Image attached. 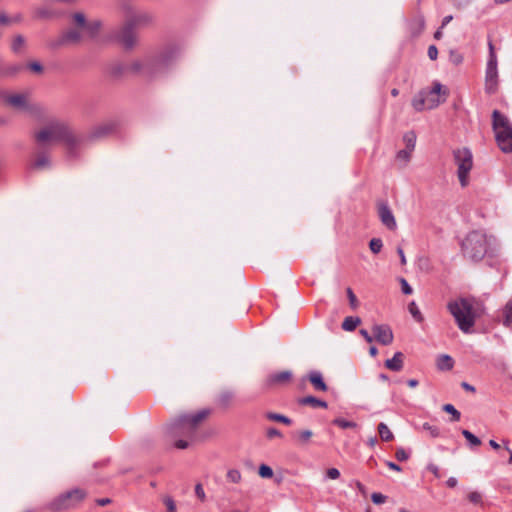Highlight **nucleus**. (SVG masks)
<instances>
[{"label": "nucleus", "instance_id": "1", "mask_svg": "<svg viewBox=\"0 0 512 512\" xmlns=\"http://www.w3.org/2000/svg\"><path fill=\"white\" fill-rule=\"evenodd\" d=\"M210 414L209 409H202L192 414H184L165 426L166 434L175 440V447L186 449L195 439L198 425Z\"/></svg>", "mask_w": 512, "mask_h": 512}, {"label": "nucleus", "instance_id": "2", "mask_svg": "<svg viewBox=\"0 0 512 512\" xmlns=\"http://www.w3.org/2000/svg\"><path fill=\"white\" fill-rule=\"evenodd\" d=\"M100 27V21H88L83 13H74L72 15L71 27L60 35L58 45H75L86 39H93L97 36Z\"/></svg>", "mask_w": 512, "mask_h": 512}, {"label": "nucleus", "instance_id": "3", "mask_svg": "<svg viewBox=\"0 0 512 512\" xmlns=\"http://www.w3.org/2000/svg\"><path fill=\"white\" fill-rule=\"evenodd\" d=\"M447 308L459 329L464 333H469L479 316V303L474 298H459L450 301Z\"/></svg>", "mask_w": 512, "mask_h": 512}, {"label": "nucleus", "instance_id": "4", "mask_svg": "<svg viewBox=\"0 0 512 512\" xmlns=\"http://www.w3.org/2000/svg\"><path fill=\"white\" fill-rule=\"evenodd\" d=\"M182 48L178 44L168 45L163 48L153 59L134 64L137 70H146L149 74L163 72L171 67L180 57Z\"/></svg>", "mask_w": 512, "mask_h": 512}, {"label": "nucleus", "instance_id": "5", "mask_svg": "<svg viewBox=\"0 0 512 512\" xmlns=\"http://www.w3.org/2000/svg\"><path fill=\"white\" fill-rule=\"evenodd\" d=\"M491 244V238L480 231H472L469 233L462 243L464 255L473 260L479 261L486 255Z\"/></svg>", "mask_w": 512, "mask_h": 512}, {"label": "nucleus", "instance_id": "6", "mask_svg": "<svg viewBox=\"0 0 512 512\" xmlns=\"http://www.w3.org/2000/svg\"><path fill=\"white\" fill-rule=\"evenodd\" d=\"M492 126L495 133L496 142L504 153L512 152V125L508 118L494 110L492 114Z\"/></svg>", "mask_w": 512, "mask_h": 512}, {"label": "nucleus", "instance_id": "7", "mask_svg": "<svg viewBox=\"0 0 512 512\" xmlns=\"http://www.w3.org/2000/svg\"><path fill=\"white\" fill-rule=\"evenodd\" d=\"M36 141L41 146L50 145L64 140L68 144L74 142L68 127L62 122H51L36 133Z\"/></svg>", "mask_w": 512, "mask_h": 512}, {"label": "nucleus", "instance_id": "8", "mask_svg": "<svg viewBox=\"0 0 512 512\" xmlns=\"http://www.w3.org/2000/svg\"><path fill=\"white\" fill-rule=\"evenodd\" d=\"M446 96L447 91L443 86L439 82H434L430 90L421 91L413 98L412 106L416 111L434 109L445 101Z\"/></svg>", "mask_w": 512, "mask_h": 512}, {"label": "nucleus", "instance_id": "9", "mask_svg": "<svg viewBox=\"0 0 512 512\" xmlns=\"http://www.w3.org/2000/svg\"><path fill=\"white\" fill-rule=\"evenodd\" d=\"M86 492L83 489L75 488L65 493L60 494L48 504V509L53 512H59L66 509H71L80 504L86 497Z\"/></svg>", "mask_w": 512, "mask_h": 512}, {"label": "nucleus", "instance_id": "10", "mask_svg": "<svg viewBox=\"0 0 512 512\" xmlns=\"http://www.w3.org/2000/svg\"><path fill=\"white\" fill-rule=\"evenodd\" d=\"M454 161L457 166V176L462 187L468 185L469 173L473 167L472 153L467 148L456 149L453 152Z\"/></svg>", "mask_w": 512, "mask_h": 512}, {"label": "nucleus", "instance_id": "11", "mask_svg": "<svg viewBox=\"0 0 512 512\" xmlns=\"http://www.w3.org/2000/svg\"><path fill=\"white\" fill-rule=\"evenodd\" d=\"M0 100H3L6 104L17 108L26 110L32 114H36L40 112L41 108L37 105H31L28 103L27 94L24 93H16V94H8L5 91L0 90Z\"/></svg>", "mask_w": 512, "mask_h": 512}, {"label": "nucleus", "instance_id": "12", "mask_svg": "<svg viewBox=\"0 0 512 512\" xmlns=\"http://www.w3.org/2000/svg\"><path fill=\"white\" fill-rule=\"evenodd\" d=\"M153 15L149 12H129L126 16L125 23L133 27L134 29L139 27L148 26L153 22Z\"/></svg>", "mask_w": 512, "mask_h": 512}, {"label": "nucleus", "instance_id": "13", "mask_svg": "<svg viewBox=\"0 0 512 512\" xmlns=\"http://www.w3.org/2000/svg\"><path fill=\"white\" fill-rule=\"evenodd\" d=\"M378 216L382 224L389 230H395L397 228V222L394 214L386 202L378 204Z\"/></svg>", "mask_w": 512, "mask_h": 512}, {"label": "nucleus", "instance_id": "14", "mask_svg": "<svg viewBox=\"0 0 512 512\" xmlns=\"http://www.w3.org/2000/svg\"><path fill=\"white\" fill-rule=\"evenodd\" d=\"M375 339L382 345H390L393 342L394 336L391 328L388 325H374L372 328Z\"/></svg>", "mask_w": 512, "mask_h": 512}, {"label": "nucleus", "instance_id": "15", "mask_svg": "<svg viewBox=\"0 0 512 512\" xmlns=\"http://www.w3.org/2000/svg\"><path fill=\"white\" fill-rule=\"evenodd\" d=\"M119 40L125 48L131 49L136 44L137 41L136 35L134 33V28L130 27V25L125 23L120 31Z\"/></svg>", "mask_w": 512, "mask_h": 512}, {"label": "nucleus", "instance_id": "16", "mask_svg": "<svg viewBox=\"0 0 512 512\" xmlns=\"http://www.w3.org/2000/svg\"><path fill=\"white\" fill-rule=\"evenodd\" d=\"M498 85V69L486 68L485 90L489 94L495 93Z\"/></svg>", "mask_w": 512, "mask_h": 512}, {"label": "nucleus", "instance_id": "17", "mask_svg": "<svg viewBox=\"0 0 512 512\" xmlns=\"http://www.w3.org/2000/svg\"><path fill=\"white\" fill-rule=\"evenodd\" d=\"M425 27V19L421 13L416 14L409 22V30L413 36H418L422 33Z\"/></svg>", "mask_w": 512, "mask_h": 512}, {"label": "nucleus", "instance_id": "18", "mask_svg": "<svg viewBox=\"0 0 512 512\" xmlns=\"http://www.w3.org/2000/svg\"><path fill=\"white\" fill-rule=\"evenodd\" d=\"M292 379V373L290 371H282L269 375L267 378V384L280 385L289 382Z\"/></svg>", "mask_w": 512, "mask_h": 512}, {"label": "nucleus", "instance_id": "19", "mask_svg": "<svg viewBox=\"0 0 512 512\" xmlns=\"http://www.w3.org/2000/svg\"><path fill=\"white\" fill-rule=\"evenodd\" d=\"M309 381L317 391H326L327 385L323 380V376L319 371H312L308 375Z\"/></svg>", "mask_w": 512, "mask_h": 512}, {"label": "nucleus", "instance_id": "20", "mask_svg": "<svg viewBox=\"0 0 512 512\" xmlns=\"http://www.w3.org/2000/svg\"><path fill=\"white\" fill-rule=\"evenodd\" d=\"M385 366L392 371H400L403 368V354L396 352L391 359L385 361Z\"/></svg>", "mask_w": 512, "mask_h": 512}, {"label": "nucleus", "instance_id": "21", "mask_svg": "<svg viewBox=\"0 0 512 512\" xmlns=\"http://www.w3.org/2000/svg\"><path fill=\"white\" fill-rule=\"evenodd\" d=\"M437 368L442 371H449L454 366V360L447 354L438 356L436 361Z\"/></svg>", "mask_w": 512, "mask_h": 512}, {"label": "nucleus", "instance_id": "22", "mask_svg": "<svg viewBox=\"0 0 512 512\" xmlns=\"http://www.w3.org/2000/svg\"><path fill=\"white\" fill-rule=\"evenodd\" d=\"M299 404L301 405H310L314 408H327V403L323 400H320L314 396H306L299 399Z\"/></svg>", "mask_w": 512, "mask_h": 512}, {"label": "nucleus", "instance_id": "23", "mask_svg": "<svg viewBox=\"0 0 512 512\" xmlns=\"http://www.w3.org/2000/svg\"><path fill=\"white\" fill-rule=\"evenodd\" d=\"M26 47V40L24 36L18 34L16 35L11 43V50L15 54H21Z\"/></svg>", "mask_w": 512, "mask_h": 512}, {"label": "nucleus", "instance_id": "24", "mask_svg": "<svg viewBox=\"0 0 512 512\" xmlns=\"http://www.w3.org/2000/svg\"><path fill=\"white\" fill-rule=\"evenodd\" d=\"M56 16H57V13L48 7H40V8L35 9V11H34V17L36 19L46 20V19H52Z\"/></svg>", "mask_w": 512, "mask_h": 512}, {"label": "nucleus", "instance_id": "25", "mask_svg": "<svg viewBox=\"0 0 512 512\" xmlns=\"http://www.w3.org/2000/svg\"><path fill=\"white\" fill-rule=\"evenodd\" d=\"M313 432L309 429L298 431L294 434L297 444L306 445L310 442Z\"/></svg>", "mask_w": 512, "mask_h": 512}, {"label": "nucleus", "instance_id": "26", "mask_svg": "<svg viewBox=\"0 0 512 512\" xmlns=\"http://www.w3.org/2000/svg\"><path fill=\"white\" fill-rule=\"evenodd\" d=\"M361 323L359 317L348 316L342 322V329L345 331H353Z\"/></svg>", "mask_w": 512, "mask_h": 512}, {"label": "nucleus", "instance_id": "27", "mask_svg": "<svg viewBox=\"0 0 512 512\" xmlns=\"http://www.w3.org/2000/svg\"><path fill=\"white\" fill-rule=\"evenodd\" d=\"M21 69L22 66L18 64L7 65L0 70V77L15 76Z\"/></svg>", "mask_w": 512, "mask_h": 512}, {"label": "nucleus", "instance_id": "28", "mask_svg": "<svg viewBox=\"0 0 512 512\" xmlns=\"http://www.w3.org/2000/svg\"><path fill=\"white\" fill-rule=\"evenodd\" d=\"M378 433L382 441L388 442L394 438V435L389 427L383 422L378 425Z\"/></svg>", "mask_w": 512, "mask_h": 512}, {"label": "nucleus", "instance_id": "29", "mask_svg": "<svg viewBox=\"0 0 512 512\" xmlns=\"http://www.w3.org/2000/svg\"><path fill=\"white\" fill-rule=\"evenodd\" d=\"M403 141L405 143V149L410 151H414L416 145V135L414 132L410 131L404 134Z\"/></svg>", "mask_w": 512, "mask_h": 512}, {"label": "nucleus", "instance_id": "30", "mask_svg": "<svg viewBox=\"0 0 512 512\" xmlns=\"http://www.w3.org/2000/svg\"><path fill=\"white\" fill-rule=\"evenodd\" d=\"M419 429L426 432L432 438H437L440 435L439 428L428 422L423 423Z\"/></svg>", "mask_w": 512, "mask_h": 512}, {"label": "nucleus", "instance_id": "31", "mask_svg": "<svg viewBox=\"0 0 512 512\" xmlns=\"http://www.w3.org/2000/svg\"><path fill=\"white\" fill-rule=\"evenodd\" d=\"M266 418L271 421L281 422L285 425H291V423H292L290 418L286 417L285 415L274 413V412H268L266 414Z\"/></svg>", "mask_w": 512, "mask_h": 512}, {"label": "nucleus", "instance_id": "32", "mask_svg": "<svg viewBox=\"0 0 512 512\" xmlns=\"http://www.w3.org/2000/svg\"><path fill=\"white\" fill-rule=\"evenodd\" d=\"M33 166L37 169H43L50 166V160L49 157L45 154H39L37 155Z\"/></svg>", "mask_w": 512, "mask_h": 512}, {"label": "nucleus", "instance_id": "33", "mask_svg": "<svg viewBox=\"0 0 512 512\" xmlns=\"http://www.w3.org/2000/svg\"><path fill=\"white\" fill-rule=\"evenodd\" d=\"M503 314H504L503 324L505 326H510L512 324V299L509 300L508 303L506 304V306L503 310Z\"/></svg>", "mask_w": 512, "mask_h": 512}, {"label": "nucleus", "instance_id": "34", "mask_svg": "<svg viewBox=\"0 0 512 512\" xmlns=\"http://www.w3.org/2000/svg\"><path fill=\"white\" fill-rule=\"evenodd\" d=\"M408 310L410 312V314L412 315V317L417 321V322H422L424 320L418 306L416 305V303L414 301H412L409 305H408Z\"/></svg>", "mask_w": 512, "mask_h": 512}, {"label": "nucleus", "instance_id": "35", "mask_svg": "<svg viewBox=\"0 0 512 512\" xmlns=\"http://www.w3.org/2000/svg\"><path fill=\"white\" fill-rule=\"evenodd\" d=\"M462 435L471 446H479L481 444L480 439L468 430H462Z\"/></svg>", "mask_w": 512, "mask_h": 512}, {"label": "nucleus", "instance_id": "36", "mask_svg": "<svg viewBox=\"0 0 512 512\" xmlns=\"http://www.w3.org/2000/svg\"><path fill=\"white\" fill-rule=\"evenodd\" d=\"M333 424L337 425L338 427H340L342 429L357 427V424L355 422L348 421V420L343 419V418H336V419H334L333 420Z\"/></svg>", "mask_w": 512, "mask_h": 512}, {"label": "nucleus", "instance_id": "37", "mask_svg": "<svg viewBox=\"0 0 512 512\" xmlns=\"http://www.w3.org/2000/svg\"><path fill=\"white\" fill-rule=\"evenodd\" d=\"M443 410L452 416L453 421H459L461 414L460 412L452 405V404H445L443 406Z\"/></svg>", "mask_w": 512, "mask_h": 512}, {"label": "nucleus", "instance_id": "38", "mask_svg": "<svg viewBox=\"0 0 512 512\" xmlns=\"http://www.w3.org/2000/svg\"><path fill=\"white\" fill-rule=\"evenodd\" d=\"M412 151L408 149H402L397 153V160L402 161L404 165H406L411 158Z\"/></svg>", "mask_w": 512, "mask_h": 512}, {"label": "nucleus", "instance_id": "39", "mask_svg": "<svg viewBox=\"0 0 512 512\" xmlns=\"http://www.w3.org/2000/svg\"><path fill=\"white\" fill-rule=\"evenodd\" d=\"M369 247L373 253H375V254L379 253L383 247L382 240L379 238L371 239L370 243H369Z\"/></svg>", "mask_w": 512, "mask_h": 512}, {"label": "nucleus", "instance_id": "40", "mask_svg": "<svg viewBox=\"0 0 512 512\" xmlns=\"http://www.w3.org/2000/svg\"><path fill=\"white\" fill-rule=\"evenodd\" d=\"M227 479L232 483H239L241 481V473L237 469H230L227 472Z\"/></svg>", "mask_w": 512, "mask_h": 512}, {"label": "nucleus", "instance_id": "41", "mask_svg": "<svg viewBox=\"0 0 512 512\" xmlns=\"http://www.w3.org/2000/svg\"><path fill=\"white\" fill-rule=\"evenodd\" d=\"M258 473L260 475V477L262 478H271L273 477V470L271 467H269L268 465H265V464H262L259 466V470H258Z\"/></svg>", "mask_w": 512, "mask_h": 512}, {"label": "nucleus", "instance_id": "42", "mask_svg": "<svg viewBox=\"0 0 512 512\" xmlns=\"http://www.w3.org/2000/svg\"><path fill=\"white\" fill-rule=\"evenodd\" d=\"M467 497L474 504L482 503V495L477 491L470 492Z\"/></svg>", "mask_w": 512, "mask_h": 512}, {"label": "nucleus", "instance_id": "43", "mask_svg": "<svg viewBox=\"0 0 512 512\" xmlns=\"http://www.w3.org/2000/svg\"><path fill=\"white\" fill-rule=\"evenodd\" d=\"M450 61L454 65H459L463 61V56L460 53L456 52V51H451L450 52Z\"/></svg>", "mask_w": 512, "mask_h": 512}, {"label": "nucleus", "instance_id": "44", "mask_svg": "<svg viewBox=\"0 0 512 512\" xmlns=\"http://www.w3.org/2000/svg\"><path fill=\"white\" fill-rule=\"evenodd\" d=\"M346 292H347V296H348L349 303H350L351 307L353 309H355L358 306V300H357L355 294L353 293L351 288H347Z\"/></svg>", "mask_w": 512, "mask_h": 512}, {"label": "nucleus", "instance_id": "45", "mask_svg": "<svg viewBox=\"0 0 512 512\" xmlns=\"http://www.w3.org/2000/svg\"><path fill=\"white\" fill-rule=\"evenodd\" d=\"M387 497L381 493L375 492L371 495V500L374 504H382L386 501Z\"/></svg>", "mask_w": 512, "mask_h": 512}, {"label": "nucleus", "instance_id": "46", "mask_svg": "<svg viewBox=\"0 0 512 512\" xmlns=\"http://www.w3.org/2000/svg\"><path fill=\"white\" fill-rule=\"evenodd\" d=\"M395 457L398 461H406L409 458V454L403 448H397Z\"/></svg>", "mask_w": 512, "mask_h": 512}, {"label": "nucleus", "instance_id": "47", "mask_svg": "<svg viewBox=\"0 0 512 512\" xmlns=\"http://www.w3.org/2000/svg\"><path fill=\"white\" fill-rule=\"evenodd\" d=\"M112 130H113V125L106 124V125H103V126L97 128V130L95 131V135L101 136V135L109 133Z\"/></svg>", "mask_w": 512, "mask_h": 512}, {"label": "nucleus", "instance_id": "48", "mask_svg": "<svg viewBox=\"0 0 512 512\" xmlns=\"http://www.w3.org/2000/svg\"><path fill=\"white\" fill-rule=\"evenodd\" d=\"M486 68L497 69V56L495 53H489Z\"/></svg>", "mask_w": 512, "mask_h": 512}, {"label": "nucleus", "instance_id": "49", "mask_svg": "<svg viewBox=\"0 0 512 512\" xmlns=\"http://www.w3.org/2000/svg\"><path fill=\"white\" fill-rule=\"evenodd\" d=\"M164 504L166 505L168 512H176V505L171 497H165Z\"/></svg>", "mask_w": 512, "mask_h": 512}, {"label": "nucleus", "instance_id": "50", "mask_svg": "<svg viewBox=\"0 0 512 512\" xmlns=\"http://www.w3.org/2000/svg\"><path fill=\"white\" fill-rule=\"evenodd\" d=\"M400 284H401L402 292L404 294H406V295L412 294L413 290H412L411 286L409 285V283L404 278L400 279Z\"/></svg>", "mask_w": 512, "mask_h": 512}, {"label": "nucleus", "instance_id": "51", "mask_svg": "<svg viewBox=\"0 0 512 512\" xmlns=\"http://www.w3.org/2000/svg\"><path fill=\"white\" fill-rule=\"evenodd\" d=\"M326 476L329 479L336 480V479H338L340 477V472L336 468H329L326 471Z\"/></svg>", "mask_w": 512, "mask_h": 512}, {"label": "nucleus", "instance_id": "52", "mask_svg": "<svg viewBox=\"0 0 512 512\" xmlns=\"http://www.w3.org/2000/svg\"><path fill=\"white\" fill-rule=\"evenodd\" d=\"M266 435H267V437L269 439H272V438H275V437H282V433L278 429H276L274 427H271V428L267 429Z\"/></svg>", "mask_w": 512, "mask_h": 512}, {"label": "nucleus", "instance_id": "53", "mask_svg": "<svg viewBox=\"0 0 512 512\" xmlns=\"http://www.w3.org/2000/svg\"><path fill=\"white\" fill-rule=\"evenodd\" d=\"M195 494L196 496L201 500V501H204L205 500V492H204V489H203V486L198 483L196 486H195Z\"/></svg>", "mask_w": 512, "mask_h": 512}, {"label": "nucleus", "instance_id": "54", "mask_svg": "<svg viewBox=\"0 0 512 512\" xmlns=\"http://www.w3.org/2000/svg\"><path fill=\"white\" fill-rule=\"evenodd\" d=\"M437 56H438V50H437V47L435 45H431L428 47V57L431 59V60H436L437 59Z\"/></svg>", "mask_w": 512, "mask_h": 512}, {"label": "nucleus", "instance_id": "55", "mask_svg": "<svg viewBox=\"0 0 512 512\" xmlns=\"http://www.w3.org/2000/svg\"><path fill=\"white\" fill-rule=\"evenodd\" d=\"M28 67L35 73H41L43 71V67L39 62H31Z\"/></svg>", "mask_w": 512, "mask_h": 512}, {"label": "nucleus", "instance_id": "56", "mask_svg": "<svg viewBox=\"0 0 512 512\" xmlns=\"http://www.w3.org/2000/svg\"><path fill=\"white\" fill-rule=\"evenodd\" d=\"M12 23V18L8 17L6 13H0V25H9Z\"/></svg>", "mask_w": 512, "mask_h": 512}, {"label": "nucleus", "instance_id": "57", "mask_svg": "<svg viewBox=\"0 0 512 512\" xmlns=\"http://www.w3.org/2000/svg\"><path fill=\"white\" fill-rule=\"evenodd\" d=\"M360 334L368 343H371L373 341V336H371L367 330L361 329Z\"/></svg>", "mask_w": 512, "mask_h": 512}, {"label": "nucleus", "instance_id": "58", "mask_svg": "<svg viewBox=\"0 0 512 512\" xmlns=\"http://www.w3.org/2000/svg\"><path fill=\"white\" fill-rule=\"evenodd\" d=\"M397 253H398L399 257H400L401 264L405 265L406 264V257L404 255L403 249L401 247H398L397 248Z\"/></svg>", "mask_w": 512, "mask_h": 512}, {"label": "nucleus", "instance_id": "59", "mask_svg": "<svg viewBox=\"0 0 512 512\" xmlns=\"http://www.w3.org/2000/svg\"><path fill=\"white\" fill-rule=\"evenodd\" d=\"M386 465L391 469V470H394V471H397V472H400L401 471V467L397 464H395L394 462H391V461H387L386 462Z\"/></svg>", "mask_w": 512, "mask_h": 512}, {"label": "nucleus", "instance_id": "60", "mask_svg": "<svg viewBox=\"0 0 512 512\" xmlns=\"http://www.w3.org/2000/svg\"><path fill=\"white\" fill-rule=\"evenodd\" d=\"M457 483L458 481L455 477H450L446 482L447 486L450 488H454L457 485Z\"/></svg>", "mask_w": 512, "mask_h": 512}, {"label": "nucleus", "instance_id": "61", "mask_svg": "<svg viewBox=\"0 0 512 512\" xmlns=\"http://www.w3.org/2000/svg\"><path fill=\"white\" fill-rule=\"evenodd\" d=\"M461 386L463 389H465L467 391L475 392V388L467 382H462Z\"/></svg>", "mask_w": 512, "mask_h": 512}, {"label": "nucleus", "instance_id": "62", "mask_svg": "<svg viewBox=\"0 0 512 512\" xmlns=\"http://www.w3.org/2000/svg\"><path fill=\"white\" fill-rule=\"evenodd\" d=\"M98 505L105 506L111 503V500L109 498H102L97 500Z\"/></svg>", "mask_w": 512, "mask_h": 512}, {"label": "nucleus", "instance_id": "63", "mask_svg": "<svg viewBox=\"0 0 512 512\" xmlns=\"http://www.w3.org/2000/svg\"><path fill=\"white\" fill-rule=\"evenodd\" d=\"M453 19L452 15L445 16L442 20L441 28L445 27Z\"/></svg>", "mask_w": 512, "mask_h": 512}, {"label": "nucleus", "instance_id": "64", "mask_svg": "<svg viewBox=\"0 0 512 512\" xmlns=\"http://www.w3.org/2000/svg\"><path fill=\"white\" fill-rule=\"evenodd\" d=\"M407 384H408L409 387L415 388L418 385V380H416V379H409L407 381Z\"/></svg>", "mask_w": 512, "mask_h": 512}]
</instances>
